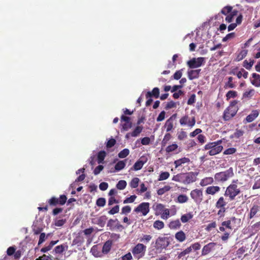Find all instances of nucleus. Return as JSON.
I'll list each match as a JSON object with an SVG mask.
<instances>
[{"label":"nucleus","mask_w":260,"mask_h":260,"mask_svg":"<svg viewBox=\"0 0 260 260\" xmlns=\"http://www.w3.org/2000/svg\"><path fill=\"white\" fill-rule=\"evenodd\" d=\"M222 142L221 140H219L215 142L208 143L205 145L204 149L209 150L208 154L211 156L219 154L223 149L222 146L220 145Z\"/></svg>","instance_id":"nucleus-1"},{"label":"nucleus","mask_w":260,"mask_h":260,"mask_svg":"<svg viewBox=\"0 0 260 260\" xmlns=\"http://www.w3.org/2000/svg\"><path fill=\"white\" fill-rule=\"evenodd\" d=\"M241 192L238 185L235 183H231L228 186L224 193V196L228 198V201H233L236 197Z\"/></svg>","instance_id":"nucleus-2"},{"label":"nucleus","mask_w":260,"mask_h":260,"mask_svg":"<svg viewBox=\"0 0 260 260\" xmlns=\"http://www.w3.org/2000/svg\"><path fill=\"white\" fill-rule=\"evenodd\" d=\"M237 100L232 101L229 107H228L223 112V118L224 120L228 121L234 117L238 111V104Z\"/></svg>","instance_id":"nucleus-3"},{"label":"nucleus","mask_w":260,"mask_h":260,"mask_svg":"<svg viewBox=\"0 0 260 260\" xmlns=\"http://www.w3.org/2000/svg\"><path fill=\"white\" fill-rule=\"evenodd\" d=\"M234 175L233 169L230 167L226 171L220 172L215 174L214 178L215 181L218 183H224Z\"/></svg>","instance_id":"nucleus-4"},{"label":"nucleus","mask_w":260,"mask_h":260,"mask_svg":"<svg viewBox=\"0 0 260 260\" xmlns=\"http://www.w3.org/2000/svg\"><path fill=\"white\" fill-rule=\"evenodd\" d=\"M228 198L224 197V195L220 196L215 203V207L216 208L219 209L218 211V215H222L225 211L226 206L228 202Z\"/></svg>","instance_id":"nucleus-5"},{"label":"nucleus","mask_w":260,"mask_h":260,"mask_svg":"<svg viewBox=\"0 0 260 260\" xmlns=\"http://www.w3.org/2000/svg\"><path fill=\"white\" fill-rule=\"evenodd\" d=\"M146 250V246L143 244L139 243L133 248L132 252L135 258L140 259L144 256Z\"/></svg>","instance_id":"nucleus-6"},{"label":"nucleus","mask_w":260,"mask_h":260,"mask_svg":"<svg viewBox=\"0 0 260 260\" xmlns=\"http://www.w3.org/2000/svg\"><path fill=\"white\" fill-rule=\"evenodd\" d=\"M67 198L66 195H60L59 198L55 197H51L48 201V203L50 206H56L58 205H63L67 202Z\"/></svg>","instance_id":"nucleus-7"},{"label":"nucleus","mask_w":260,"mask_h":260,"mask_svg":"<svg viewBox=\"0 0 260 260\" xmlns=\"http://www.w3.org/2000/svg\"><path fill=\"white\" fill-rule=\"evenodd\" d=\"M199 173L190 172L187 173H183L182 183L184 184H189L193 183L197 180V177Z\"/></svg>","instance_id":"nucleus-8"},{"label":"nucleus","mask_w":260,"mask_h":260,"mask_svg":"<svg viewBox=\"0 0 260 260\" xmlns=\"http://www.w3.org/2000/svg\"><path fill=\"white\" fill-rule=\"evenodd\" d=\"M205 62L204 57L193 58L187 62V64L190 69H194L201 67Z\"/></svg>","instance_id":"nucleus-9"},{"label":"nucleus","mask_w":260,"mask_h":260,"mask_svg":"<svg viewBox=\"0 0 260 260\" xmlns=\"http://www.w3.org/2000/svg\"><path fill=\"white\" fill-rule=\"evenodd\" d=\"M190 196L197 203H200L203 201V193L201 189H194L191 191Z\"/></svg>","instance_id":"nucleus-10"},{"label":"nucleus","mask_w":260,"mask_h":260,"mask_svg":"<svg viewBox=\"0 0 260 260\" xmlns=\"http://www.w3.org/2000/svg\"><path fill=\"white\" fill-rule=\"evenodd\" d=\"M149 211V203H142L134 209V212L137 213H141L143 215L145 216Z\"/></svg>","instance_id":"nucleus-11"},{"label":"nucleus","mask_w":260,"mask_h":260,"mask_svg":"<svg viewBox=\"0 0 260 260\" xmlns=\"http://www.w3.org/2000/svg\"><path fill=\"white\" fill-rule=\"evenodd\" d=\"M218 246L216 243L210 242L205 245L202 250V256L206 255L211 252L214 251Z\"/></svg>","instance_id":"nucleus-12"},{"label":"nucleus","mask_w":260,"mask_h":260,"mask_svg":"<svg viewBox=\"0 0 260 260\" xmlns=\"http://www.w3.org/2000/svg\"><path fill=\"white\" fill-rule=\"evenodd\" d=\"M190 162V160L189 158L184 157L179 159H178L174 161L175 168L178 169L180 168H184L187 166Z\"/></svg>","instance_id":"nucleus-13"},{"label":"nucleus","mask_w":260,"mask_h":260,"mask_svg":"<svg viewBox=\"0 0 260 260\" xmlns=\"http://www.w3.org/2000/svg\"><path fill=\"white\" fill-rule=\"evenodd\" d=\"M179 122L181 125L187 124L188 126L192 127L196 124V119L194 117H192L190 120L189 116L186 115L180 118Z\"/></svg>","instance_id":"nucleus-14"},{"label":"nucleus","mask_w":260,"mask_h":260,"mask_svg":"<svg viewBox=\"0 0 260 260\" xmlns=\"http://www.w3.org/2000/svg\"><path fill=\"white\" fill-rule=\"evenodd\" d=\"M241 222L240 219L233 217L230 220L222 222V225L225 226L226 228L238 227Z\"/></svg>","instance_id":"nucleus-15"},{"label":"nucleus","mask_w":260,"mask_h":260,"mask_svg":"<svg viewBox=\"0 0 260 260\" xmlns=\"http://www.w3.org/2000/svg\"><path fill=\"white\" fill-rule=\"evenodd\" d=\"M221 190V188L217 185H210L206 187L205 193L207 195H211L212 196L218 193Z\"/></svg>","instance_id":"nucleus-16"},{"label":"nucleus","mask_w":260,"mask_h":260,"mask_svg":"<svg viewBox=\"0 0 260 260\" xmlns=\"http://www.w3.org/2000/svg\"><path fill=\"white\" fill-rule=\"evenodd\" d=\"M121 121H124V123L122 124V128L125 131H127L132 126V123L131 121V118L129 117L122 115L121 116Z\"/></svg>","instance_id":"nucleus-17"},{"label":"nucleus","mask_w":260,"mask_h":260,"mask_svg":"<svg viewBox=\"0 0 260 260\" xmlns=\"http://www.w3.org/2000/svg\"><path fill=\"white\" fill-rule=\"evenodd\" d=\"M176 116L177 114H174L166 122L165 126L166 127L167 132H169L172 129L173 127V121L175 120Z\"/></svg>","instance_id":"nucleus-18"},{"label":"nucleus","mask_w":260,"mask_h":260,"mask_svg":"<svg viewBox=\"0 0 260 260\" xmlns=\"http://www.w3.org/2000/svg\"><path fill=\"white\" fill-rule=\"evenodd\" d=\"M201 70H191L187 72V76L189 80H192L198 79L199 77Z\"/></svg>","instance_id":"nucleus-19"},{"label":"nucleus","mask_w":260,"mask_h":260,"mask_svg":"<svg viewBox=\"0 0 260 260\" xmlns=\"http://www.w3.org/2000/svg\"><path fill=\"white\" fill-rule=\"evenodd\" d=\"M214 182V178L212 177H206L201 180L200 185L202 187H204L212 184Z\"/></svg>","instance_id":"nucleus-20"},{"label":"nucleus","mask_w":260,"mask_h":260,"mask_svg":"<svg viewBox=\"0 0 260 260\" xmlns=\"http://www.w3.org/2000/svg\"><path fill=\"white\" fill-rule=\"evenodd\" d=\"M159 94V89L157 87H155L152 91H148L146 94V98H158Z\"/></svg>","instance_id":"nucleus-21"},{"label":"nucleus","mask_w":260,"mask_h":260,"mask_svg":"<svg viewBox=\"0 0 260 260\" xmlns=\"http://www.w3.org/2000/svg\"><path fill=\"white\" fill-rule=\"evenodd\" d=\"M259 115V112L258 110H253L252 112L247 116L246 120L247 122H251L253 121Z\"/></svg>","instance_id":"nucleus-22"},{"label":"nucleus","mask_w":260,"mask_h":260,"mask_svg":"<svg viewBox=\"0 0 260 260\" xmlns=\"http://www.w3.org/2000/svg\"><path fill=\"white\" fill-rule=\"evenodd\" d=\"M68 246L67 244H61L60 245L56 246L52 252H54L56 254H60L62 253L64 250H68Z\"/></svg>","instance_id":"nucleus-23"},{"label":"nucleus","mask_w":260,"mask_h":260,"mask_svg":"<svg viewBox=\"0 0 260 260\" xmlns=\"http://www.w3.org/2000/svg\"><path fill=\"white\" fill-rule=\"evenodd\" d=\"M252 76L254 79L251 81V84L256 87H260V75L253 73Z\"/></svg>","instance_id":"nucleus-24"},{"label":"nucleus","mask_w":260,"mask_h":260,"mask_svg":"<svg viewBox=\"0 0 260 260\" xmlns=\"http://www.w3.org/2000/svg\"><path fill=\"white\" fill-rule=\"evenodd\" d=\"M111 247L112 242L109 240L106 241L103 246L102 252L104 254H107L110 251Z\"/></svg>","instance_id":"nucleus-25"},{"label":"nucleus","mask_w":260,"mask_h":260,"mask_svg":"<svg viewBox=\"0 0 260 260\" xmlns=\"http://www.w3.org/2000/svg\"><path fill=\"white\" fill-rule=\"evenodd\" d=\"M255 90L253 89L247 90L243 93L242 99H250L253 96Z\"/></svg>","instance_id":"nucleus-26"},{"label":"nucleus","mask_w":260,"mask_h":260,"mask_svg":"<svg viewBox=\"0 0 260 260\" xmlns=\"http://www.w3.org/2000/svg\"><path fill=\"white\" fill-rule=\"evenodd\" d=\"M58 242V240L51 241L48 245L42 248L41 249V251L45 253L50 250L52 248L53 246L57 244Z\"/></svg>","instance_id":"nucleus-27"},{"label":"nucleus","mask_w":260,"mask_h":260,"mask_svg":"<svg viewBox=\"0 0 260 260\" xmlns=\"http://www.w3.org/2000/svg\"><path fill=\"white\" fill-rule=\"evenodd\" d=\"M175 238L178 241L182 242L185 240L186 236L183 231H180L176 233Z\"/></svg>","instance_id":"nucleus-28"},{"label":"nucleus","mask_w":260,"mask_h":260,"mask_svg":"<svg viewBox=\"0 0 260 260\" xmlns=\"http://www.w3.org/2000/svg\"><path fill=\"white\" fill-rule=\"evenodd\" d=\"M125 161L126 160H119L118 161V162L115 166V170L116 171H119L124 169L126 165Z\"/></svg>","instance_id":"nucleus-29"},{"label":"nucleus","mask_w":260,"mask_h":260,"mask_svg":"<svg viewBox=\"0 0 260 260\" xmlns=\"http://www.w3.org/2000/svg\"><path fill=\"white\" fill-rule=\"evenodd\" d=\"M259 210V206L258 205H253L250 209L249 213V218H253Z\"/></svg>","instance_id":"nucleus-30"},{"label":"nucleus","mask_w":260,"mask_h":260,"mask_svg":"<svg viewBox=\"0 0 260 260\" xmlns=\"http://www.w3.org/2000/svg\"><path fill=\"white\" fill-rule=\"evenodd\" d=\"M233 78L232 77H229L228 78V81L225 83L224 87L229 88H235L236 85L233 82Z\"/></svg>","instance_id":"nucleus-31"},{"label":"nucleus","mask_w":260,"mask_h":260,"mask_svg":"<svg viewBox=\"0 0 260 260\" xmlns=\"http://www.w3.org/2000/svg\"><path fill=\"white\" fill-rule=\"evenodd\" d=\"M106 153L105 151H100L98 154V162L102 164L106 157Z\"/></svg>","instance_id":"nucleus-32"},{"label":"nucleus","mask_w":260,"mask_h":260,"mask_svg":"<svg viewBox=\"0 0 260 260\" xmlns=\"http://www.w3.org/2000/svg\"><path fill=\"white\" fill-rule=\"evenodd\" d=\"M193 217V214L189 212L183 215L181 217V220L182 222H186Z\"/></svg>","instance_id":"nucleus-33"},{"label":"nucleus","mask_w":260,"mask_h":260,"mask_svg":"<svg viewBox=\"0 0 260 260\" xmlns=\"http://www.w3.org/2000/svg\"><path fill=\"white\" fill-rule=\"evenodd\" d=\"M188 198L185 194H180L178 196L177 199V202L178 203L183 204L188 201Z\"/></svg>","instance_id":"nucleus-34"},{"label":"nucleus","mask_w":260,"mask_h":260,"mask_svg":"<svg viewBox=\"0 0 260 260\" xmlns=\"http://www.w3.org/2000/svg\"><path fill=\"white\" fill-rule=\"evenodd\" d=\"M238 95V93L235 90H230L226 94V99L229 101L231 98H235Z\"/></svg>","instance_id":"nucleus-35"},{"label":"nucleus","mask_w":260,"mask_h":260,"mask_svg":"<svg viewBox=\"0 0 260 260\" xmlns=\"http://www.w3.org/2000/svg\"><path fill=\"white\" fill-rule=\"evenodd\" d=\"M143 129V127L141 126H137L135 129L131 133V137H137L142 132Z\"/></svg>","instance_id":"nucleus-36"},{"label":"nucleus","mask_w":260,"mask_h":260,"mask_svg":"<svg viewBox=\"0 0 260 260\" xmlns=\"http://www.w3.org/2000/svg\"><path fill=\"white\" fill-rule=\"evenodd\" d=\"M248 51L247 50H242L240 53L237 55L236 57V60L240 61L242 60L244 58L246 57L247 55Z\"/></svg>","instance_id":"nucleus-37"},{"label":"nucleus","mask_w":260,"mask_h":260,"mask_svg":"<svg viewBox=\"0 0 260 260\" xmlns=\"http://www.w3.org/2000/svg\"><path fill=\"white\" fill-rule=\"evenodd\" d=\"M254 63V60L253 59L250 60L249 62H248L247 60H245L243 61V67L245 68L247 70H250L252 68V66L253 65Z\"/></svg>","instance_id":"nucleus-38"},{"label":"nucleus","mask_w":260,"mask_h":260,"mask_svg":"<svg viewBox=\"0 0 260 260\" xmlns=\"http://www.w3.org/2000/svg\"><path fill=\"white\" fill-rule=\"evenodd\" d=\"M139 181L140 179L138 178L135 177L131 180L129 185L132 188H135L138 186Z\"/></svg>","instance_id":"nucleus-39"},{"label":"nucleus","mask_w":260,"mask_h":260,"mask_svg":"<svg viewBox=\"0 0 260 260\" xmlns=\"http://www.w3.org/2000/svg\"><path fill=\"white\" fill-rule=\"evenodd\" d=\"M126 181L121 180L118 181L116 184V187L119 190H123L126 187Z\"/></svg>","instance_id":"nucleus-40"},{"label":"nucleus","mask_w":260,"mask_h":260,"mask_svg":"<svg viewBox=\"0 0 260 260\" xmlns=\"http://www.w3.org/2000/svg\"><path fill=\"white\" fill-rule=\"evenodd\" d=\"M129 153V151L128 149L125 148L121 150L118 154V157L121 158L126 157Z\"/></svg>","instance_id":"nucleus-41"},{"label":"nucleus","mask_w":260,"mask_h":260,"mask_svg":"<svg viewBox=\"0 0 260 260\" xmlns=\"http://www.w3.org/2000/svg\"><path fill=\"white\" fill-rule=\"evenodd\" d=\"M233 9V7L230 6H227L223 8L221 11V13L225 15H226L230 13Z\"/></svg>","instance_id":"nucleus-42"},{"label":"nucleus","mask_w":260,"mask_h":260,"mask_svg":"<svg viewBox=\"0 0 260 260\" xmlns=\"http://www.w3.org/2000/svg\"><path fill=\"white\" fill-rule=\"evenodd\" d=\"M178 145L176 144H173L166 147V151L168 153H170L176 150L178 148Z\"/></svg>","instance_id":"nucleus-43"},{"label":"nucleus","mask_w":260,"mask_h":260,"mask_svg":"<svg viewBox=\"0 0 260 260\" xmlns=\"http://www.w3.org/2000/svg\"><path fill=\"white\" fill-rule=\"evenodd\" d=\"M143 165H144L142 162L138 160L135 163L133 168L134 170L138 171L142 168Z\"/></svg>","instance_id":"nucleus-44"},{"label":"nucleus","mask_w":260,"mask_h":260,"mask_svg":"<svg viewBox=\"0 0 260 260\" xmlns=\"http://www.w3.org/2000/svg\"><path fill=\"white\" fill-rule=\"evenodd\" d=\"M191 251V247H187L186 249L182 251V252H180L178 254V258H180L185 255H186L187 254H188L190 253Z\"/></svg>","instance_id":"nucleus-45"},{"label":"nucleus","mask_w":260,"mask_h":260,"mask_svg":"<svg viewBox=\"0 0 260 260\" xmlns=\"http://www.w3.org/2000/svg\"><path fill=\"white\" fill-rule=\"evenodd\" d=\"M96 204L99 207H104L106 204V200L104 198H99L96 202Z\"/></svg>","instance_id":"nucleus-46"},{"label":"nucleus","mask_w":260,"mask_h":260,"mask_svg":"<svg viewBox=\"0 0 260 260\" xmlns=\"http://www.w3.org/2000/svg\"><path fill=\"white\" fill-rule=\"evenodd\" d=\"M136 198H137L136 196L132 195V196H130L129 197L126 198L123 201V203L127 204V203H133L135 201V200H136Z\"/></svg>","instance_id":"nucleus-47"},{"label":"nucleus","mask_w":260,"mask_h":260,"mask_svg":"<svg viewBox=\"0 0 260 260\" xmlns=\"http://www.w3.org/2000/svg\"><path fill=\"white\" fill-rule=\"evenodd\" d=\"M183 173H180L174 176L172 178V180L177 182H179L182 183L183 181Z\"/></svg>","instance_id":"nucleus-48"},{"label":"nucleus","mask_w":260,"mask_h":260,"mask_svg":"<svg viewBox=\"0 0 260 260\" xmlns=\"http://www.w3.org/2000/svg\"><path fill=\"white\" fill-rule=\"evenodd\" d=\"M93 229H85L84 231H83L81 233V234L83 233L84 235H85L87 237V238H88V241H89V237L91 235V234L93 232Z\"/></svg>","instance_id":"nucleus-49"},{"label":"nucleus","mask_w":260,"mask_h":260,"mask_svg":"<svg viewBox=\"0 0 260 260\" xmlns=\"http://www.w3.org/2000/svg\"><path fill=\"white\" fill-rule=\"evenodd\" d=\"M183 69L177 71L173 75V78L175 80H179L181 78L182 75Z\"/></svg>","instance_id":"nucleus-50"},{"label":"nucleus","mask_w":260,"mask_h":260,"mask_svg":"<svg viewBox=\"0 0 260 260\" xmlns=\"http://www.w3.org/2000/svg\"><path fill=\"white\" fill-rule=\"evenodd\" d=\"M237 151V149L235 148H230L228 149H226L224 150L223 152V154L224 155H229V154H233L235 153Z\"/></svg>","instance_id":"nucleus-51"},{"label":"nucleus","mask_w":260,"mask_h":260,"mask_svg":"<svg viewBox=\"0 0 260 260\" xmlns=\"http://www.w3.org/2000/svg\"><path fill=\"white\" fill-rule=\"evenodd\" d=\"M178 139L179 140H183L187 138L186 133L183 131H181L178 133Z\"/></svg>","instance_id":"nucleus-52"},{"label":"nucleus","mask_w":260,"mask_h":260,"mask_svg":"<svg viewBox=\"0 0 260 260\" xmlns=\"http://www.w3.org/2000/svg\"><path fill=\"white\" fill-rule=\"evenodd\" d=\"M116 142V140L114 139L111 138L107 142L106 144V147L108 148H111L115 145Z\"/></svg>","instance_id":"nucleus-53"},{"label":"nucleus","mask_w":260,"mask_h":260,"mask_svg":"<svg viewBox=\"0 0 260 260\" xmlns=\"http://www.w3.org/2000/svg\"><path fill=\"white\" fill-rule=\"evenodd\" d=\"M119 211V206L118 205H116L114 207H113L108 213L110 214L113 215L118 213Z\"/></svg>","instance_id":"nucleus-54"},{"label":"nucleus","mask_w":260,"mask_h":260,"mask_svg":"<svg viewBox=\"0 0 260 260\" xmlns=\"http://www.w3.org/2000/svg\"><path fill=\"white\" fill-rule=\"evenodd\" d=\"M15 251H16V248H15V247L11 246L7 249V255L9 256H11L14 254Z\"/></svg>","instance_id":"nucleus-55"},{"label":"nucleus","mask_w":260,"mask_h":260,"mask_svg":"<svg viewBox=\"0 0 260 260\" xmlns=\"http://www.w3.org/2000/svg\"><path fill=\"white\" fill-rule=\"evenodd\" d=\"M176 106V103L173 102V101H171L167 103L165 107V109L166 110H168L173 108H174Z\"/></svg>","instance_id":"nucleus-56"},{"label":"nucleus","mask_w":260,"mask_h":260,"mask_svg":"<svg viewBox=\"0 0 260 260\" xmlns=\"http://www.w3.org/2000/svg\"><path fill=\"white\" fill-rule=\"evenodd\" d=\"M202 131L200 128H196L193 132L190 133L189 136L190 137H194L197 135H200Z\"/></svg>","instance_id":"nucleus-57"},{"label":"nucleus","mask_w":260,"mask_h":260,"mask_svg":"<svg viewBox=\"0 0 260 260\" xmlns=\"http://www.w3.org/2000/svg\"><path fill=\"white\" fill-rule=\"evenodd\" d=\"M104 169V167L102 165H99L97 166L93 171V173L95 175L99 174L101 171Z\"/></svg>","instance_id":"nucleus-58"},{"label":"nucleus","mask_w":260,"mask_h":260,"mask_svg":"<svg viewBox=\"0 0 260 260\" xmlns=\"http://www.w3.org/2000/svg\"><path fill=\"white\" fill-rule=\"evenodd\" d=\"M131 211V208L129 206H125L123 207L121 209L122 214H127L129 213Z\"/></svg>","instance_id":"nucleus-59"},{"label":"nucleus","mask_w":260,"mask_h":260,"mask_svg":"<svg viewBox=\"0 0 260 260\" xmlns=\"http://www.w3.org/2000/svg\"><path fill=\"white\" fill-rule=\"evenodd\" d=\"M196 101V95L194 94H192L191 95V96L189 97L187 101V104L191 105L195 103Z\"/></svg>","instance_id":"nucleus-60"},{"label":"nucleus","mask_w":260,"mask_h":260,"mask_svg":"<svg viewBox=\"0 0 260 260\" xmlns=\"http://www.w3.org/2000/svg\"><path fill=\"white\" fill-rule=\"evenodd\" d=\"M246 248L245 247L242 246L239 248L237 251V254L240 257V255L243 254L246 251Z\"/></svg>","instance_id":"nucleus-61"},{"label":"nucleus","mask_w":260,"mask_h":260,"mask_svg":"<svg viewBox=\"0 0 260 260\" xmlns=\"http://www.w3.org/2000/svg\"><path fill=\"white\" fill-rule=\"evenodd\" d=\"M180 226V221L177 220L170 223V228H179Z\"/></svg>","instance_id":"nucleus-62"},{"label":"nucleus","mask_w":260,"mask_h":260,"mask_svg":"<svg viewBox=\"0 0 260 260\" xmlns=\"http://www.w3.org/2000/svg\"><path fill=\"white\" fill-rule=\"evenodd\" d=\"M108 187V184L107 182H102L99 185V188L101 190H106Z\"/></svg>","instance_id":"nucleus-63"},{"label":"nucleus","mask_w":260,"mask_h":260,"mask_svg":"<svg viewBox=\"0 0 260 260\" xmlns=\"http://www.w3.org/2000/svg\"><path fill=\"white\" fill-rule=\"evenodd\" d=\"M132 258L133 257L132 254L130 252H128L121 257L122 260H131Z\"/></svg>","instance_id":"nucleus-64"}]
</instances>
